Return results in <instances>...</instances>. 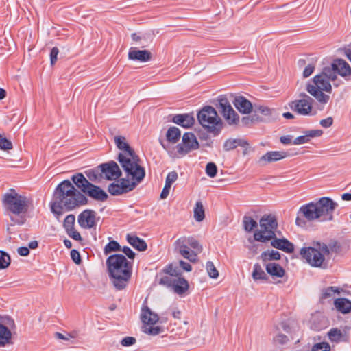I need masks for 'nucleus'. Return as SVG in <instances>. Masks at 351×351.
Segmentation results:
<instances>
[{
	"label": "nucleus",
	"mask_w": 351,
	"mask_h": 351,
	"mask_svg": "<svg viewBox=\"0 0 351 351\" xmlns=\"http://www.w3.org/2000/svg\"><path fill=\"white\" fill-rule=\"evenodd\" d=\"M173 121L178 125L188 128L193 125L195 119L191 114H183L175 115Z\"/></svg>",
	"instance_id": "obj_27"
},
{
	"label": "nucleus",
	"mask_w": 351,
	"mask_h": 351,
	"mask_svg": "<svg viewBox=\"0 0 351 351\" xmlns=\"http://www.w3.org/2000/svg\"><path fill=\"white\" fill-rule=\"evenodd\" d=\"M323 134L321 130H311L304 132V134L295 138L293 141L294 145H301L307 143L311 138L320 136Z\"/></svg>",
	"instance_id": "obj_24"
},
{
	"label": "nucleus",
	"mask_w": 351,
	"mask_h": 351,
	"mask_svg": "<svg viewBox=\"0 0 351 351\" xmlns=\"http://www.w3.org/2000/svg\"><path fill=\"white\" fill-rule=\"evenodd\" d=\"M76 335H77L76 332L69 333V334H67L66 335H63L62 333H59V332L57 333V337L59 339H63V340H66V341L69 340L71 338L76 337Z\"/></svg>",
	"instance_id": "obj_61"
},
{
	"label": "nucleus",
	"mask_w": 351,
	"mask_h": 351,
	"mask_svg": "<svg viewBox=\"0 0 351 351\" xmlns=\"http://www.w3.org/2000/svg\"><path fill=\"white\" fill-rule=\"evenodd\" d=\"M141 319L143 324L142 331L144 333L155 336L163 332L164 329L162 327L154 326L159 320L158 315L148 306H143L141 313Z\"/></svg>",
	"instance_id": "obj_11"
},
{
	"label": "nucleus",
	"mask_w": 351,
	"mask_h": 351,
	"mask_svg": "<svg viewBox=\"0 0 351 351\" xmlns=\"http://www.w3.org/2000/svg\"><path fill=\"white\" fill-rule=\"evenodd\" d=\"M127 241L133 247L139 251H145L147 249L145 241L138 237L128 234Z\"/></svg>",
	"instance_id": "obj_32"
},
{
	"label": "nucleus",
	"mask_w": 351,
	"mask_h": 351,
	"mask_svg": "<svg viewBox=\"0 0 351 351\" xmlns=\"http://www.w3.org/2000/svg\"><path fill=\"white\" fill-rule=\"evenodd\" d=\"M178 179V173L176 171H171L167 176L165 183L172 185V184Z\"/></svg>",
	"instance_id": "obj_54"
},
{
	"label": "nucleus",
	"mask_w": 351,
	"mask_h": 351,
	"mask_svg": "<svg viewBox=\"0 0 351 351\" xmlns=\"http://www.w3.org/2000/svg\"><path fill=\"white\" fill-rule=\"evenodd\" d=\"M287 156V154L284 152H268L263 156H262L258 162L263 166L267 163H270L272 162H276L280 160L281 159L285 158Z\"/></svg>",
	"instance_id": "obj_21"
},
{
	"label": "nucleus",
	"mask_w": 351,
	"mask_h": 351,
	"mask_svg": "<svg viewBox=\"0 0 351 351\" xmlns=\"http://www.w3.org/2000/svg\"><path fill=\"white\" fill-rule=\"evenodd\" d=\"M171 288L176 293L182 295L189 290V285L184 278L177 277L175 278Z\"/></svg>",
	"instance_id": "obj_25"
},
{
	"label": "nucleus",
	"mask_w": 351,
	"mask_h": 351,
	"mask_svg": "<svg viewBox=\"0 0 351 351\" xmlns=\"http://www.w3.org/2000/svg\"><path fill=\"white\" fill-rule=\"evenodd\" d=\"M128 59L139 62H147L151 60L152 53L147 50H140L136 47H131L128 52Z\"/></svg>",
	"instance_id": "obj_20"
},
{
	"label": "nucleus",
	"mask_w": 351,
	"mask_h": 351,
	"mask_svg": "<svg viewBox=\"0 0 351 351\" xmlns=\"http://www.w3.org/2000/svg\"><path fill=\"white\" fill-rule=\"evenodd\" d=\"M206 269L210 278L216 279L219 276V271L211 261H208L206 264Z\"/></svg>",
	"instance_id": "obj_42"
},
{
	"label": "nucleus",
	"mask_w": 351,
	"mask_h": 351,
	"mask_svg": "<svg viewBox=\"0 0 351 351\" xmlns=\"http://www.w3.org/2000/svg\"><path fill=\"white\" fill-rule=\"evenodd\" d=\"M261 258L263 262L271 260H279L280 258V254L278 251L274 250H268L261 254Z\"/></svg>",
	"instance_id": "obj_34"
},
{
	"label": "nucleus",
	"mask_w": 351,
	"mask_h": 351,
	"mask_svg": "<svg viewBox=\"0 0 351 351\" xmlns=\"http://www.w3.org/2000/svg\"><path fill=\"white\" fill-rule=\"evenodd\" d=\"M288 337L284 334H278L274 337V341L279 344H284L288 341Z\"/></svg>",
	"instance_id": "obj_56"
},
{
	"label": "nucleus",
	"mask_w": 351,
	"mask_h": 351,
	"mask_svg": "<svg viewBox=\"0 0 351 351\" xmlns=\"http://www.w3.org/2000/svg\"><path fill=\"white\" fill-rule=\"evenodd\" d=\"M265 269L267 274L271 275L273 278H280L285 274V269L279 264L275 263L267 264Z\"/></svg>",
	"instance_id": "obj_30"
},
{
	"label": "nucleus",
	"mask_w": 351,
	"mask_h": 351,
	"mask_svg": "<svg viewBox=\"0 0 351 351\" xmlns=\"http://www.w3.org/2000/svg\"><path fill=\"white\" fill-rule=\"evenodd\" d=\"M243 228L246 232H252L257 227V222L251 217L245 216L243 219Z\"/></svg>",
	"instance_id": "obj_38"
},
{
	"label": "nucleus",
	"mask_w": 351,
	"mask_h": 351,
	"mask_svg": "<svg viewBox=\"0 0 351 351\" xmlns=\"http://www.w3.org/2000/svg\"><path fill=\"white\" fill-rule=\"evenodd\" d=\"M237 147V139H228L223 145V148L226 151H230Z\"/></svg>",
	"instance_id": "obj_52"
},
{
	"label": "nucleus",
	"mask_w": 351,
	"mask_h": 351,
	"mask_svg": "<svg viewBox=\"0 0 351 351\" xmlns=\"http://www.w3.org/2000/svg\"><path fill=\"white\" fill-rule=\"evenodd\" d=\"M306 90L321 104H325L329 101L330 96L324 94L322 90H319L314 85L308 84Z\"/></svg>",
	"instance_id": "obj_28"
},
{
	"label": "nucleus",
	"mask_w": 351,
	"mask_h": 351,
	"mask_svg": "<svg viewBox=\"0 0 351 351\" xmlns=\"http://www.w3.org/2000/svg\"><path fill=\"white\" fill-rule=\"evenodd\" d=\"M171 186L165 183V186L160 193V198L164 199H166L169 194V192H170V189H171Z\"/></svg>",
	"instance_id": "obj_58"
},
{
	"label": "nucleus",
	"mask_w": 351,
	"mask_h": 351,
	"mask_svg": "<svg viewBox=\"0 0 351 351\" xmlns=\"http://www.w3.org/2000/svg\"><path fill=\"white\" fill-rule=\"evenodd\" d=\"M195 221L201 222L205 217L204 209L201 202H197L193 211Z\"/></svg>",
	"instance_id": "obj_36"
},
{
	"label": "nucleus",
	"mask_w": 351,
	"mask_h": 351,
	"mask_svg": "<svg viewBox=\"0 0 351 351\" xmlns=\"http://www.w3.org/2000/svg\"><path fill=\"white\" fill-rule=\"evenodd\" d=\"M136 343V339L134 337H124L121 341V344L123 346H132L133 344H134Z\"/></svg>",
	"instance_id": "obj_55"
},
{
	"label": "nucleus",
	"mask_w": 351,
	"mask_h": 351,
	"mask_svg": "<svg viewBox=\"0 0 351 351\" xmlns=\"http://www.w3.org/2000/svg\"><path fill=\"white\" fill-rule=\"evenodd\" d=\"M197 119L200 125L210 133L218 134L223 128V121L212 106L204 107L198 112Z\"/></svg>",
	"instance_id": "obj_7"
},
{
	"label": "nucleus",
	"mask_w": 351,
	"mask_h": 351,
	"mask_svg": "<svg viewBox=\"0 0 351 351\" xmlns=\"http://www.w3.org/2000/svg\"><path fill=\"white\" fill-rule=\"evenodd\" d=\"M274 110L263 105L255 106L254 112L269 117L272 115Z\"/></svg>",
	"instance_id": "obj_39"
},
{
	"label": "nucleus",
	"mask_w": 351,
	"mask_h": 351,
	"mask_svg": "<svg viewBox=\"0 0 351 351\" xmlns=\"http://www.w3.org/2000/svg\"><path fill=\"white\" fill-rule=\"evenodd\" d=\"M338 204L329 197H322L316 202L303 205L299 215L309 221H326L333 219V211Z\"/></svg>",
	"instance_id": "obj_2"
},
{
	"label": "nucleus",
	"mask_w": 351,
	"mask_h": 351,
	"mask_svg": "<svg viewBox=\"0 0 351 351\" xmlns=\"http://www.w3.org/2000/svg\"><path fill=\"white\" fill-rule=\"evenodd\" d=\"M79 225L85 229L94 228L96 225V212L85 210L78 216Z\"/></svg>",
	"instance_id": "obj_19"
},
{
	"label": "nucleus",
	"mask_w": 351,
	"mask_h": 351,
	"mask_svg": "<svg viewBox=\"0 0 351 351\" xmlns=\"http://www.w3.org/2000/svg\"><path fill=\"white\" fill-rule=\"evenodd\" d=\"M175 278L171 276H165L160 279V285L172 287Z\"/></svg>",
	"instance_id": "obj_51"
},
{
	"label": "nucleus",
	"mask_w": 351,
	"mask_h": 351,
	"mask_svg": "<svg viewBox=\"0 0 351 351\" xmlns=\"http://www.w3.org/2000/svg\"><path fill=\"white\" fill-rule=\"evenodd\" d=\"M318 243H314L313 247L302 248L300 255L312 267L326 269L327 267V263L325 261L326 254L318 248Z\"/></svg>",
	"instance_id": "obj_12"
},
{
	"label": "nucleus",
	"mask_w": 351,
	"mask_h": 351,
	"mask_svg": "<svg viewBox=\"0 0 351 351\" xmlns=\"http://www.w3.org/2000/svg\"><path fill=\"white\" fill-rule=\"evenodd\" d=\"M75 218L73 215H69L66 217L64 221V227L66 232L71 230L74 228Z\"/></svg>",
	"instance_id": "obj_46"
},
{
	"label": "nucleus",
	"mask_w": 351,
	"mask_h": 351,
	"mask_svg": "<svg viewBox=\"0 0 351 351\" xmlns=\"http://www.w3.org/2000/svg\"><path fill=\"white\" fill-rule=\"evenodd\" d=\"M332 69L343 77H346L351 74V68L350 65L342 59L335 60L332 64Z\"/></svg>",
	"instance_id": "obj_23"
},
{
	"label": "nucleus",
	"mask_w": 351,
	"mask_h": 351,
	"mask_svg": "<svg viewBox=\"0 0 351 351\" xmlns=\"http://www.w3.org/2000/svg\"><path fill=\"white\" fill-rule=\"evenodd\" d=\"M122 251L129 258L133 259L135 256V253L128 247H124Z\"/></svg>",
	"instance_id": "obj_64"
},
{
	"label": "nucleus",
	"mask_w": 351,
	"mask_h": 351,
	"mask_svg": "<svg viewBox=\"0 0 351 351\" xmlns=\"http://www.w3.org/2000/svg\"><path fill=\"white\" fill-rule=\"evenodd\" d=\"M259 121V118L256 116H253L252 117H243V119H242V123H244L245 125H248L250 123H253L254 121Z\"/></svg>",
	"instance_id": "obj_63"
},
{
	"label": "nucleus",
	"mask_w": 351,
	"mask_h": 351,
	"mask_svg": "<svg viewBox=\"0 0 351 351\" xmlns=\"http://www.w3.org/2000/svg\"><path fill=\"white\" fill-rule=\"evenodd\" d=\"M125 178L117 182L109 184L108 191L112 195H119L128 193L142 182L145 176V169L122 168Z\"/></svg>",
	"instance_id": "obj_5"
},
{
	"label": "nucleus",
	"mask_w": 351,
	"mask_h": 351,
	"mask_svg": "<svg viewBox=\"0 0 351 351\" xmlns=\"http://www.w3.org/2000/svg\"><path fill=\"white\" fill-rule=\"evenodd\" d=\"M71 180L79 189L91 198L99 201L107 199V193L100 187L91 184L82 173L73 175Z\"/></svg>",
	"instance_id": "obj_9"
},
{
	"label": "nucleus",
	"mask_w": 351,
	"mask_h": 351,
	"mask_svg": "<svg viewBox=\"0 0 351 351\" xmlns=\"http://www.w3.org/2000/svg\"><path fill=\"white\" fill-rule=\"evenodd\" d=\"M260 230L254 233V240L266 242L276 237L275 231L278 227L276 217L271 215L263 216L260 221Z\"/></svg>",
	"instance_id": "obj_10"
},
{
	"label": "nucleus",
	"mask_w": 351,
	"mask_h": 351,
	"mask_svg": "<svg viewBox=\"0 0 351 351\" xmlns=\"http://www.w3.org/2000/svg\"><path fill=\"white\" fill-rule=\"evenodd\" d=\"M13 148L12 143L4 134H0V149L8 152Z\"/></svg>",
	"instance_id": "obj_41"
},
{
	"label": "nucleus",
	"mask_w": 351,
	"mask_h": 351,
	"mask_svg": "<svg viewBox=\"0 0 351 351\" xmlns=\"http://www.w3.org/2000/svg\"><path fill=\"white\" fill-rule=\"evenodd\" d=\"M121 250L120 245L115 241L109 242L104 247V252L105 254H110L112 252Z\"/></svg>",
	"instance_id": "obj_44"
},
{
	"label": "nucleus",
	"mask_w": 351,
	"mask_h": 351,
	"mask_svg": "<svg viewBox=\"0 0 351 351\" xmlns=\"http://www.w3.org/2000/svg\"><path fill=\"white\" fill-rule=\"evenodd\" d=\"M175 250L184 258L192 263L197 261V254L202 251V246L197 240L191 237H181L174 243Z\"/></svg>",
	"instance_id": "obj_8"
},
{
	"label": "nucleus",
	"mask_w": 351,
	"mask_h": 351,
	"mask_svg": "<svg viewBox=\"0 0 351 351\" xmlns=\"http://www.w3.org/2000/svg\"><path fill=\"white\" fill-rule=\"evenodd\" d=\"M199 147V143L193 133L186 132L182 136V143L177 145L179 154L184 156Z\"/></svg>",
	"instance_id": "obj_17"
},
{
	"label": "nucleus",
	"mask_w": 351,
	"mask_h": 351,
	"mask_svg": "<svg viewBox=\"0 0 351 351\" xmlns=\"http://www.w3.org/2000/svg\"><path fill=\"white\" fill-rule=\"evenodd\" d=\"M341 289L337 287H328L322 290L320 299L322 300L332 298L335 293L339 294Z\"/></svg>",
	"instance_id": "obj_35"
},
{
	"label": "nucleus",
	"mask_w": 351,
	"mask_h": 351,
	"mask_svg": "<svg viewBox=\"0 0 351 351\" xmlns=\"http://www.w3.org/2000/svg\"><path fill=\"white\" fill-rule=\"evenodd\" d=\"M109 275L113 285L118 290L123 289L132 275V264L122 254L110 256L106 260Z\"/></svg>",
	"instance_id": "obj_3"
},
{
	"label": "nucleus",
	"mask_w": 351,
	"mask_h": 351,
	"mask_svg": "<svg viewBox=\"0 0 351 351\" xmlns=\"http://www.w3.org/2000/svg\"><path fill=\"white\" fill-rule=\"evenodd\" d=\"M272 247L281 250L287 253H291L294 250L293 245L285 239H274L271 241Z\"/></svg>",
	"instance_id": "obj_26"
},
{
	"label": "nucleus",
	"mask_w": 351,
	"mask_h": 351,
	"mask_svg": "<svg viewBox=\"0 0 351 351\" xmlns=\"http://www.w3.org/2000/svg\"><path fill=\"white\" fill-rule=\"evenodd\" d=\"M98 168L104 175V178L108 180H116L121 176V171L119 165L114 161L101 164Z\"/></svg>",
	"instance_id": "obj_18"
},
{
	"label": "nucleus",
	"mask_w": 351,
	"mask_h": 351,
	"mask_svg": "<svg viewBox=\"0 0 351 351\" xmlns=\"http://www.w3.org/2000/svg\"><path fill=\"white\" fill-rule=\"evenodd\" d=\"M252 278L254 280H266L267 274L261 267V266L256 263L254 265V269L252 272Z\"/></svg>",
	"instance_id": "obj_37"
},
{
	"label": "nucleus",
	"mask_w": 351,
	"mask_h": 351,
	"mask_svg": "<svg viewBox=\"0 0 351 351\" xmlns=\"http://www.w3.org/2000/svg\"><path fill=\"white\" fill-rule=\"evenodd\" d=\"M333 119L332 117H328L324 119H322L319 122L320 125L324 128H328L332 125Z\"/></svg>",
	"instance_id": "obj_62"
},
{
	"label": "nucleus",
	"mask_w": 351,
	"mask_h": 351,
	"mask_svg": "<svg viewBox=\"0 0 351 351\" xmlns=\"http://www.w3.org/2000/svg\"><path fill=\"white\" fill-rule=\"evenodd\" d=\"M328 337L330 341L339 342L343 337V334L340 330L332 328L328 332Z\"/></svg>",
	"instance_id": "obj_45"
},
{
	"label": "nucleus",
	"mask_w": 351,
	"mask_h": 351,
	"mask_svg": "<svg viewBox=\"0 0 351 351\" xmlns=\"http://www.w3.org/2000/svg\"><path fill=\"white\" fill-rule=\"evenodd\" d=\"M164 271L165 274H169V276L174 277V278L180 277V276L181 275L178 267H174L171 264L167 265L165 268Z\"/></svg>",
	"instance_id": "obj_47"
},
{
	"label": "nucleus",
	"mask_w": 351,
	"mask_h": 351,
	"mask_svg": "<svg viewBox=\"0 0 351 351\" xmlns=\"http://www.w3.org/2000/svg\"><path fill=\"white\" fill-rule=\"evenodd\" d=\"M86 174L88 180L91 182H97L100 181L101 178V173L100 169H93L86 172Z\"/></svg>",
	"instance_id": "obj_40"
},
{
	"label": "nucleus",
	"mask_w": 351,
	"mask_h": 351,
	"mask_svg": "<svg viewBox=\"0 0 351 351\" xmlns=\"http://www.w3.org/2000/svg\"><path fill=\"white\" fill-rule=\"evenodd\" d=\"M114 143L119 149L121 150L118 156V161L121 168L145 169L140 164L139 157L130 147L124 136H116Z\"/></svg>",
	"instance_id": "obj_6"
},
{
	"label": "nucleus",
	"mask_w": 351,
	"mask_h": 351,
	"mask_svg": "<svg viewBox=\"0 0 351 351\" xmlns=\"http://www.w3.org/2000/svg\"><path fill=\"white\" fill-rule=\"evenodd\" d=\"M300 99H296L289 104L292 110L303 116L310 115L313 109V99L305 93H301Z\"/></svg>",
	"instance_id": "obj_15"
},
{
	"label": "nucleus",
	"mask_w": 351,
	"mask_h": 351,
	"mask_svg": "<svg viewBox=\"0 0 351 351\" xmlns=\"http://www.w3.org/2000/svg\"><path fill=\"white\" fill-rule=\"evenodd\" d=\"M86 202V197L69 180H64L58 185L53 193L51 210L58 217L63 214L64 207L67 210H72L80 205L85 204Z\"/></svg>",
	"instance_id": "obj_1"
},
{
	"label": "nucleus",
	"mask_w": 351,
	"mask_h": 351,
	"mask_svg": "<svg viewBox=\"0 0 351 351\" xmlns=\"http://www.w3.org/2000/svg\"><path fill=\"white\" fill-rule=\"evenodd\" d=\"M335 79V74L330 69H325L322 73L314 77L313 82L315 84V86L319 90L330 93L332 90L330 81H333Z\"/></svg>",
	"instance_id": "obj_16"
},
{
	"label": "nucleus",
	"mask_w": 351,
	"mask_h": 351,
	"mask_svg": "<svg viewBox=\"0 0 351 351\" xmlns=\"http://www.w3.org/2000/svg\"><path fill=\"white\" fill-rule=\"evenodd\" d=\"M181 136L180 130L176 127H171L167 132L166 136L169 142L171 143H177Z\"/></svg>",
	"instance_id": "obj_33"
},
{
	"label": "nucleus",
	"mask_w": 351,
	"mask_h": 351,
	"mask_svg": "<svg viewBox=\"0 0 351 351\" xmlns=\"http://www.w3.org/2000/svg\"><path fill=\"white\" fill-rule=\"evenodd\" d=\"M219 110L225 121L230 125H237L239 123V116L232 107L230 103L226 97L218 99Z\"/></svg>",
	"instance_id": "obj_14"
},
{
	"label": "nucleus",
	"mask_w": 351,
	"mask_h": 351,
	"mask_svg": "<svg viewBox=\"0 0 351 351\" xmlns=\"http://www.w3.org/2000/svg\"><path fill=\"white\" fill-rule=\"evenodd\" d=\"M154 34L152 31L142 34V43H152L154 41Z\"/></svg>",
	"instance_id": "obj_53"
},
{
	"label": "nucleus",
	"mask_w": 351,
	"mask_h": 351,
	"mask_svg": "<svg viewBox=\"0 0 351 351\" xmlns=\"http://www.w3.org/2000/svg\"><path fill=\"white\" fill-rule=\"evenodd\" d=\"M206 173L210 178H214L217 173V167L214 162H208L206 167Z\"/></svg>",
	"instance_id": "obj_48"
},
{
	"label": "nucleus",
	"mask_w": 351,
	"mask_h": 351,
	"mask_svg": "<svg viewBox=\"0 0 351 351\" xmlns=\"http://www.w3.org/2000/svg\"><path fill=\"white\" fill-rule=\"evenodd\" d=\"M60 50L57 47H53L50 52V64L53 66L58 60V55L60 53Z\"/></svg>",
	"instance_id": "obj_49"
},
{
	"label": "nucleus",
	"mask_w": 351,
	"mask_h": 351,
	"mask_svg": "<svg viewBox=\"0 0 351 351\" xmlns=\"http://www.w3.org/2000/svg\"><path fill=\"white\" fill-rule=\"evenodd\" d=\"M15 328V322L12 317L0 315V348H8L14 344L13 330Z\"/></svg>",
	"instance_id": "obj_13"
},
{
	"label": "nucleus",
	"mask_w": 351,
	"mask_h": 351,
	"mask_svg": "<svg viewBox=\"0 0 351 351\" xmlns=\"http://www.w3.org/2000/svg\"><path fill=\"white\" fill-rule=\"evenodd\" d=\"M312 351H330V346L328 343H319L313 346Z\"/></svg>",
	"instance_id": "obj_50"
},
{
	"label": "nucleus",
	"mask_w": 351,
	"mask_h": 351,
	"mask_svg": "<svg viewBox=\"0 0 351 351\" xmlns=\"http://www.w3.org/2000/svg\"><path fill=\"white\" fill-rule=\"evenodd\" d=\"M318 248H319L326 256L331 253H338L340 252L341 246L337 242H332L327 245L324 243H318Z\"/></svg>",
	"instance_id": "obj_31"
},
{
	"label": "nucleus",
	"mask_w": 351,
	"mask_h": 351,
	"mask_svg": "<svg viewBox=\"0 0 351 351\" xmlns=\"http://www.w3.org/2000/svg\"><path fill=\"white\" fill-rule=\"evenodd\" d=\"M66 232L68 233L69 237H71L74 240H76V241L82 240L80 234L77 230H75L74 228L72 229L71 230Z\"/></svg>",
	"instance_id": "obj_60"
},
{
	"label": "nucleus",
	"mask_w": 351,
	"mask_h": 351,
	"mask_svg": "<svg viewBox=\"0 0 351 351\" xmlns=\"http://www.w3.org/2000/svg\"><path fill=\"white\" fill-rule=\"evenodd\" d=\"M233 104L236 108L242 114H250L253 110L252 103L243 96L236 97Z\"/></svg>",
	"instance_id": "obj_22"
},
{
	"label": "nucleus",
	"mask_w": 351,
	"mask_h": 351,
	"mask_svg": "<svg viewBox=\"0 0 351 351\" xmlns=\"http://www.w3.org/2000/svg\"><path fill=\"white\" fill-rule=\"evenodd\" d=\"M315 66L313 64H308L304 70L303 71V77H309L314 71Z\"/></svg>",
	"instance_id": "obj_57"
},
{
	"label": "nucleus",
	"mask_w": 351,
	"mask_h": 351,
	"mask_svg": "<svg viewBox=\"0 0 351 351\" xmlns=\"http://www.w3.org/2000/svg\"><path fill=\"white\" fill-rule=\"evenodd\" d=\"M336 309L342 314H348L351 312V301L345 298H337L334 301Z\"/></svg>",
	"instance_id": "obj_29"
},
{
	"label": "nucleus",
	"mask_w": 351,
	"mask_h": 351,
	"mask_svg": "<svg viewBox=\"0 0 351 351\" xmlns=\"http://www.w3.org/2000/svg\"><path fill=\"white\" fill-rule=\"evenodd\" d=\"M71 256L72 260L76 264L80 263V262H81L80 255V253L77 250H72L71 252Z\"/></svg>",
	"instance_id": "obj_59"
},
{
	"label": "nucleus",
	"mask_w": 351,
	"mask_h": 351,
	"mask_svg": "<svg viewBox=\"0 0 351 351\" xmlns=\"http://www.w3.org/2000/svg\"><path fill=\"white\" fill-rule=\"evenodd\" d=\"M3 204L6 210L12 213L10 216L12 225H23L25 223V215L32 204L30 199L13 191L4 195Z\"/></svg>",
	"instance_id": "obj_4"
},
{
	"label": "nucleus",
	"mask_w": 351,
	"mask_h": 351,
	"mask_svg": "<svg viewBox=\"0 0 351 351\" xmlns=\"http://www.w3.org/2000/svg\"><path fill=\"white\" fill-rule=\"evenodd\" d=\"M10 261L9 254L0 250V269L7 268L10 265Z\"/></svg>",
	"instance_id": "obj_43"
}]
</instances>
